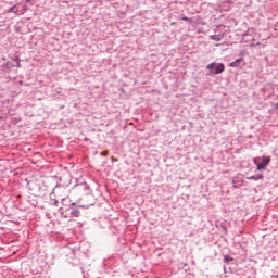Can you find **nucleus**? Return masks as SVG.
I'll use <instances>...</instances> for the list:
<instances>
[{"label":"nucleus","instance_id":"f257e3e1","mask_svg":"<svg viewBox=\"0 0 278 278\" xmlns=\"http://www.w3.org/2000/svg\"><path fill=\"white\" fill-rule=\"evenodd\" d=\"M74 192H79L80 194L88 195L92 190L90 189V186H88L87 182H77L74 186Z\"/></svg>","mask_w":278,"mask_h":278},{"label":"nucleus","instance_id":"f03ea898","mask_svg":"<svg viewBox=\"0 0 278 278\" xmlns=\"http://www.w3.org/2000/svg\"><path fill=\"white\" fill-rule=\"evenodd\" d=\"M270 164V156H263L257 164L256 170H266V166Z\"/></svg>","mask_w":278,"mask_h":278},{"label":"nucleus","instance_id":"7ed1b4c3","mask_svg":"<svg viewBox=\"0 0 278 278\" xmlns=\"http://www.w3.org/2000/svg\"><path fill=\"white\" fill-rule=\"evenodd\" d=\"M8 14H16L17 16H21L25 14V11L21 9V4H15L8 10Z\"/></svg>","mask_w":278,"mask_h":278},{"label":"nucleus","instance_id":"20e7f679","mask_svg":"<svg viewBox=\"0 0 278 278\" xmlns=\"http://www.w3.org/2000/svg\"><path fill=\"white\" fill-rule=\"evenodd\" d=\"M225 72V64L224 63H219L217 65H215V70L214 71H210L207 73V75H220V73Z\"/></svg>","mask_w":278,"mask_h":278},{"label":"nucleus","instance_id":"39448f33","mask_svg":"<svg viewBox=\"0 0 278 278\" xmlns=\"http://www.w3.org/2000/svg\"><path fill=\"white\" fill-rule=\"evenodd\" d=\"M67 212L70 213V218H79L81 216V211L79 208H67Z\"/></svg>","mask_w":278,"mask_h":278},{"label":"nucleus","instance_id":"423d86ee","mask_svg":"<svg viewBox=\"0 0 278 278\" xmlns=\"http://www.w3.org/2000/svg\"><path fill=\"white\" fill-rule=\"evenodd\" d=\"M210 40H214L215 42H220L223 38H225V34L211 35Z\"/></svg>","mask_w":278,"mask_h":278},{"label":"nucleus","instance_id":"0eeeda50","mask_svg":"<svg viewBox=\"0 0 278 278\" xmlns=\"http://www.w3.org/2000/svg\"><path fill=\"white\" fill-rule=\"evenodd\" d=\"M250 181H260V179H264V175L262 174H255L253 176L248 177Z\"/></svg>","mask_w":278,"mask_h":278},{"label":"nucleus","instance_id":"6e6552de","mask_svg":"<svg viewBox=\"0 0 278 278\" xmlns=\"http://www.w3.org/2000/svg\"><path fill=\"white\" fill-rule=\"evenodd\" d=\"M243 60H244L243 58H240L229 63L230 68H238V66H240V62H242Z\"/></svg>","mask_w":278,"mask_h":278},{"label":"nucleus","instance_id":"1a4fd4ad","mask_svg":"<svg viewBox=\"0 0 278 278\" xmlns=\"http://www.w3.org/2000/svg\"><path fill=\"white\" fill-rule=\"evenodd\" d=\"M50 205H54V207H58V205H60V202L58 201V199H50Z\"/></svg>","mask_w":278,"mask_h":278},{"label":"nucleus","instance_id":"9d476101","mask_svg":"<svg viewBox=\"0 0 278 278\" xmlns=\"http://www.w3.org/2000/svg\"><path fill=\"white\" fill-rule=\"evenodd\" d=\"M224 262H225V264H229V262H233V257H231L229 255H225L224 256Z\"/></svg>","mask_w":278,"mask_h":278},{"label":"nucleus","instance_id":"9b49d317","mask_svg":"<svg viewBox=\"0 0 278 278\" xmlns=\"http://www.w3.org/2000/svg\"><path fill=\"white\" fill-rule=\"evenodd\" d=\"M215 66H216V62L210 63V64L206 66V70H207V71H214V70H215Z\"/></svg>","mask_w":278,"mask_h":278},{"label":"nucleus","instance_id":"f8f14e48","mask_svg":"<svg viewBox=\"0 0 278 278\" xmlns=\"http://www.w3.org/2000/svg\"><path fill=\"white\" fill-rule=\"evenodd\" d=\"M253 162H254L255 166H257V164H260L262 162V157H255V159H253Z\"/></svg>","mask_w":278,"mask_h":278},{"label":"nucleus","instance_id":"ddd939ff","mask_svg":"<svg viewBox=\"0 0 278 278\" xmlns=\"http://www.w3.org/2000/svg\"><path fill=\"white\" fill-rule=\"evenodd\" d=\"M181 21H187V23H192V20H190L188 16L181 17Z\"/></svg>","mask_w":278,"mask_h":278},{"label":"nucleus","instance_id":"4468645a","mask_svg":"<svg viewBox=\"0 0 278 278\" xmlns=\"http://www.w3.org/2000/svg\"><path fill=\"white\" fill-rule=\"evenodd\" d=\"M7 66H8L9 68H12V67H14V64H12V62L8 61V62H7Z\"/></svg>","mask_w":278,"mask_h":278},{"label":"nucleus","instance_id":"2eb2a0df","mask_svg":"<svg viewBox=\"0 0 278 278\" xmlns=\"http://www.w3.org/2000/svg\"><path fill=\"white\" fill-rule=\"evenodd\" d=\"M232 184H233V188L238 189V185H236V181H232Z\"/></svg>","mask_w":278,"mask_h":278},{"label":"nucleus","instance_id":"dca6fc26","mask_svg":"<svg viewBox=\"0 0 278 278\" xmlns=\"http://www.w3.org/2000/svg\"><path fill=\"white\" fill-rule=\"evenodd\" d=\"M16 66H21V62L18 60L16 61Z\"/></svg>","mask_w":278,"mask_h":278},{"label":"nucleus","instance_id":"f3484780","mask_svg":"<svg viewBox=\"0 0 278 278\" xmlns=\"http://www.w3.org/2000/svg\"><path fill=\"white\" fill-rule=\"evenodd\" d=\"M64 218H68V215H64V213H61Z\"/></svg>","mask_w":278,"mask_h":278},{"label":"nucleus","instance_id":"a211bd4d","mask_svg":"<svg viewBox=\"0 0 278 278\" xmlns=\"http://www.w3.org/2000/svg\"><path fill=\"white\" fill-rule=\"evenodd\" d=\"M26 3H31V0H25Z\"/></svg>","mask_w":278,"mask_h":278},{"label":"nucleus","instance_id":"6ab92c4d","mask_svg":"<svg viewBox=\"0 0 278 278\" xmlns=\"http://www.w3.org/2000/svg\"><path fill=\"white\" fill-rule=\"evenodd\" d=\"M224 273H227V267L226 266H224Z\"/></svg>","mask_w":278,"mask_h":278},{"label":"nucleus","instance_id":"aec40b11","mask_svg":"<svg viewBox=\"0 0 278 278\" xmlns=\"http://www.w3.org/2000/svg\"><path fill=\"white\" fill-rule=\"evenodd\" d=\"M64 201H66V198L62 199V203H64Z\"/></svg>","mask_w":278,"mask_h":278},{"label":"nucleus","instance_id":"412c9836","mask_svg":"<svg viewBox=\"0 0 278 278\" xmlns=\"http://www.w3.org/2000/svg\"><path fill=\"white\" fill-rule=\"evenodd\" d=\"M72 205H75V203H72Z\"/></svg>","mask_w":278,"mask_h":278}]
</instances>
